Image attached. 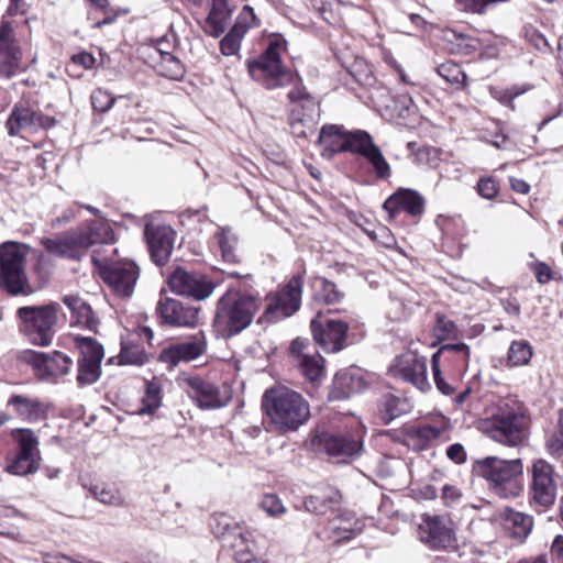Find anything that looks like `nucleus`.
Wrapping results in <instances>:
<instances>
[{"label":"nucleus","mask_w":563,"mask_h":563,"mask_svg":"<svg viewBox=\"0 0 563 563\" xmlns=\"http://www.w3.org/2000/svg\"><path fill=\"white\" fill-rule=\"evenodd\" d=\"M412 432L419 439L421 445H427L438 439H442L443 441L449 440L448 423H442L441 426L423 424L413 429Z\"/></svg>","instance_id":"obj_46"},{"label":"nucleus","mask_w":563,"mask_h":563,"mask_svg":"<svg viewBox=\"0 0 563 563\" xmlns=\"http://www.w3.org/2000/svg\"><path fill=\"white\" fill-rule=\"evenodd\" d=\"M550 559L552 563H563V536L558 534L550 545Z\"/></svg>","instance_id":"obj_61"},{"label":"nucleus","mask_w":563,"mask_h":563,"mask_svg":"<svg viewBox=\"0 0 563 563\" xmlns=\"http://www.w3.org/2000/svg\"><path fill=\"white\" fill-rule=\"evenodd\" d=\"M159 60L156 64L157 73L170 79H180L184 76V67L178 58L170 53L157 51Z\"/></svg>","instance_id":"obj_44"},{"label":"nucleus","mask_w":563,"mask_h":563,"mask_svg":"<svg viewBox=\"0 0 563 563\" xmlns=\"http://www.w3.org/2000/svg\"><path fill=\"white\" fill-rule=\"evenodd\" d=\"M287 97L291 103L289 115L291 133L296 137H307L314 131L318 123L319 102L302 84H296Z\"/></svg>","instance_id":"obj_10"},{"label":"nucleus","mask_w":563,"mask_h":563,"mask_svg":"<svg viewBox=\"0 0 563 563\" xmlns=\"http://www.w3.org/2000/svg\"><path fill=\"white\" fill-rule=\"evenodd\" d=\"M349 130L343 125L325 124L321 128L317 144L321 147V156L332 158L339 153L346 152V139Z\"/></svg>","instance_id":"obj_27"},{"label":"nucleus","mask_w":563,"mask_h":563,"mask_svg":"<svg viewBox=\"0 0 563 563\" xmlns=\"http://www.w3.org/2000/svg\"><path fill=\"white\" fill-rule=\"evenodd\" d=\"M101 375V364L78 360L77 383L79 386L96 383Z\"/></svg>","instance_id":"obj_49"},{"label":"nucleus","mask_w":563,"mask_h":563,"mask_svg":"<svg viewBox=\"0 0 563 563\" xmlns=\"http://www.w3.org/2000/svg\"><path fill=\"white\" fill-rule=\"evenodd\" d=\"M500 517L506 532L519 542L525 541L532 531L534 520L528 514L505 508Z\"/></svg>","instance_id":"obj_28"},{"label":"nucleus","mask_w":563,"mask_h":563,"mask_svg":"<svg viewBox=\"0 0 563 563\" xmlns=\"http://www.w3.org/2000/svg\"><path fill=\"white\" fill-rule=\"evenodd\" d=\"M145 235L153 261L157 265L166 264L174 249V230L167 225H147Z\"/></svg>","instance_id":"obj_23"},{"label":"nucleus","mask_w":563,"mask_h":563,"mask_svg":"<svg viewBox=\"0 0 563 563\" xmlns=\"http://www.w3.org/2000/svg\"><path fill=\"white\" fill-rule=\"evenodd\" d=\"M91 262L98 268L102 280L121 297H130L140 277L137 265L128 260L112 261L110 255H101L92 250Z\"/></svg>","instance_id":"obj_6"},{"label":"nucleus","mask_w":563,"mask_h":563,"mask_svg":"<svg viewBox=\"0 0 563 563\" xmlns=\"http://www.w3.org/2000/svg\"><path fill=\"white\" fill-rule=\"evenodd\" d=\"M419 538L435 550L451 548L455 541L453 522L445 516H424L419 525Z\"/></svg>","instance_id":"obj_15"},{"label":"nucleus","mask_w":563,"mask_h":563,"mask_svg":"<svg viewBox=\"0 0 563 563\" xmlns=\"http://www.w3.org/2000/svg\"><path fill=\"white\" fill-rule=\"evenodd\" d=\"M222 544L233 550L234 559L238 563H244L252 558L256 548L252 533L244 530L241 526L240 528H234L232 534Z\"/></svg>","instance_id":"obj_31"},{"label":"nucleus","mask_w":563,"mask_h":563,"mask_svg":"<svg viewBox=\"0 0 563 563\" xmlns=\"http://www.w3.org/2000/svg\"><path fill=\"white\" fill-rule=\"evenodd\" d=\"M115 98L104 89H97L91 95V104L96 111L107 112L114 104Z\"/></svg>","instance_id":"obj_56"},{"label":"nucleus","mask_w":563,"mask_h":563,"mask_svg":"<svg viewBox=\"0 0 563 563\" xmlns=\"http://www.w3.org/2000/svg\"><path fill=\"white\" fill-rule=\"evenodd\" d=\"M545 449L553 459H560L563 455V431L555 432L545 440Z\"/></svg>","instance_id":"obj_58"},{"label":"nucleus","mask_w":563,"mask_h":563,"mask_svg":"<svg viewBox=\"0 0 563 563\" xmlns=\"http://www.w3.org/2000/svg\"><path fill=\"white\" fill-rule=\"evenodd\" d=\"M78 233L87 238V250L96 245H102L101 249H96L101 255H113L117 249L111 247L114 242V236L111 227L104 221L92 222L88 230H80Z\"/></svg>","instance_id":"obj_29"},{"label":"nucleus","mask_w":563,"mask_h":563,"mask_svg":"<svg viewBox=\"0 0 563 563\" xmlns=\"http://www.w3.org/2000/svg\"><path fill=\"white\" fill-rule=\"evenodd\" d=\"M481 430L490 440L507 448L522 445L530 434V418L525 405L515 398L500 400L481 421Z\"/></svg>","instance_id":"obj_2"},{"label":"nucleus","mask_w":563,"mask_h":563,"mask_svg":"<svg viewBox=\"0 0 563 563\" xmlns=\"http://www.w3.org/2000/svg\"><path fill=\"white\" fill-rule=\"evenodd\" d=\"M409 410L410 405L407 399L393 394H385L379 400V411L385 424L390 423L394 419L407 413Z\"/></svg>","instance_id":"obj_36"},{"label":"nucleus","mask_w":563,"mask_h":563,"mask_svg":"<svg viewBox=\"0 0 563 563\" xmlns=\"http://www.w3.org/2000/svg\"><path fill=\"white\" fill-rule=\"evenodd\" d=\"M341 495L336 490H329L322 495L308 496L303 506L309 512L316 515H325L328 511H333L340 504Z\"/></svg>","instance_id":"obj_35"},{"label":"nucleus","mask_w":563,"mask_h":563,"mask_svg":"<svg viewBox=\"0 0 563 563\" xmlns=\"http://www.w3.org/2000/svg\"><path fill=\"white\" fill-rule=\"evenodd\" d=\"M434 335L438 340L444 341L451 339L456 333V325L443 314H437V323L433 328Z\"/></svg>","instance_id":"obj_55"},{"label":"nucleus","mask_w":563,"mask_h":563,"mask_svg":"<svg viewBox=\"0 0 563 563\" xmlns=\"http://www.w3.org/2000/svg\"><path fill=\"white\" fill-rule=\"evenodd\" d=\"M162 405V385L158 379L153 378L145 383V394L142 405L137 410L139 415H152Z\"/></svg>","instance_id":"obj_39"},{"label":"nucleus","mask_w":563,"mask_h":563,"mask_svg":"<svg viewBox=\"0 0 563 563\" xmlns=\"http://www.w3.org/2000/svg\"><path fill=\"white\" fill-rule=\"evenodd\" d=\"M230 15L231 10L227 0H212L211 10L203 25L205 32L213 37L220 36L227 27Z\"/></svg>","instance_id":"obj_32"},{"label":"nucleus","mask_w":563,"mask_h":563,"mask_svg":"<svg viewBox=\"0 0 563 563\" xmlns=\"http://www.w3.org/2000/svg\"><path fill=\"white\" fill-rule=\"evenodd\" d=\"M30 246L8 241L0 247V284L12 295L29 290L25 257Z\"/></svg>","instance_id":"obj_7"},{"label":"nucleus","mask_w":563,"mask_h":563,"mask_svg":"<svg viewBox=\"0 0 563 563\" xmlns=\"http://www.w3.org/2000/svg\"><path fill=\"white\" fill-rule=\"evenodd\" d=\"M258 507L271 518H280L287 511L276 494H265L258 501Z\"/></svg>","instance_id":"obj_52"},{"label":"nucleus","mask_w":563,"mask_h":563,"mask_svg":"<svg viewBox=\"0 0 563 563\" xmlns=\"http://www.w3.org/2000/svg\"><path fill=\"white\" fill-rule=\"evenodd\" d=\"M156 311L172 327L192 328L198 323L199 308L173 298H161Z\"/></svg>","instance_id":"obj_19"},{"label":"nucleus","mask_w":563,"mask_h":563,"mask_svg":"<svg viewBox=\"0 0 563 563\" xmlns=\"http://www.w3.org/2000/svg\"><path fill=\"white\" fill-rule=\"evenodd\" d=\"M258 308L254 295L229 289L217 302L213 327L220 335L233 336L252 323Z\"/></svg>","instance_id":"obj_3"},{"label":"nucleus","mask_w":563,"mask_h":563,"mask_svg":"<svg viewBox=\"0 0 563 563\" xmlns=\"http://www.w3.org/2000/svg\"><path fill=\"white\" fill-rule=\"evenodd\" d=\"M319 289L316 292V298L327 305L339 302L343 298V294L338 289L336 285L332 282L320 278L318 279Z\"/></svg>","instance_id":"obj_51"},{"label":"nucleus","mask_w":563,"mask_h":563,"mask_svg":"<svg viewBox=\"0 0 563 563\" xmlns=\"http://www.w3.org/2000/svg\"><path fill=\"white\" fill-rule=\"evenodd\" d=\"M207 349V340L202 332H198L189 340L170 344L162 350L159 360L169 366H177L181 362H190L201 356Z\"/></svg>","instance_id":"obj_20"},{"label":"nucleus","mask_w":563,"mask_h":563,"mask_svg":"<svg viewBox=\"0 0 563 563\" xmlns=\"http://www.w3.org/2000/svg\"><path fill=\"white\" fill-rule=\"evenodd\" d=\"M41 460V456L16 452L5 470L8 473L16 476L34 474L40 468Z\"/></svg>","instance_id":"obj_38"},{"label":"nucleus","mask_w":563,"mask_h":563,"mask_svg":"<svg viewBox=\"0 0 563 563\" xmlns=\"http://www.w3.org/2000/svg\"><path fill=\"white\" fill-rule=\"evenodd\" d=\"M212 533L223 543L240 525L227 514H216L210 521Z\"/></svg>","instance_id":"obj_47"},{"label":"nucleus","mask_w":563,"mask_h":563,"mask_svg":"<svg viewBox=\"0 0 563 563\" xmlns=\"http://www.w3.org/2000/svg\"><path fill=\"white\" fill-rule=\"evenodd\" d=\"M187 394L201 409H219L225 407L230 397L220 391L219 387L200 377L186 379Z\"/></svg>","instance_id":"obj_21"},{"label":"nucleus","mask_w":563,"mask_h":563,"mask_svg":"<svg viewBox=\"0 0 563 563\" xmlns=\"http://www.w3.org/2000/svg\"><path fill=\"white\" fill-rule=\"evenodd\" d=\"M383 207L390 216L404 210L410 216L417 217L424 211V199L416 190L400 188L384 202Z\"/></svg>","instance_id":"obj_26"},{"label":"nucleus","mask_w":563,"mask_h":563,"mask_svg":"<svg viewBox=\"0 0 563 563\" xmlns=\"http://www.w3.org/2000/svg\"><path fill=\"white\" fill-rule=\"evenodd\" d=\"M435 353L439 357L444 354H452L455 361L463 366H466L470 358V347L465 343L444 344Z\"/></svg>","instance_id":"obj_54"},{"label":"nucleus","mask_w":563,"mask_h":563,"mask_svg":"<svg viewBox=\"0 0 563 563\" xmlns=\"http://www.w3.org/2000/svg\"><path fill=\"white\" fill-rule=\"evenodd\" d=\"M377 107L384 108L388 115L394 119L395 117L405 119L409 115L412 108V99L408 96H399L391 100V103L377 102Z\"/></svg>","instance_id":"obj_48"},{"label":"nucleus","mask_w":563,"mask_h":563,"mask_svg":"<svg viewBox=\"0 0 563 563\" xmlns=\"http://www.w3.org/2000/svg\"><path fill=\"white\" fill-rule=\"evenodd\" d=\"M389 372L394 377L411 384L422 393L430 389L427 360L416 352L408 351L397 356Z\"/></svg>","instance_id":"obj_13"},{"label":"nucleus","mask_w":563,"mask_h":563,"mask_svg":"<svg viewBox=\"0 0 563 563\" xmlns=\"http://www.w3.org/2000/svg\"><path fill=\"white\" fill-rule=\"evenodd\" d=\"M52 123L51 118L43 115L29 101L21 100L13 106L5 126L9 135L15 136L23 132H36L38 129L51 126Z\"/></svg>","instance_id":"obj_14"},{"label":"nucleus","mask_w":563,"mask_h":563,"mask_svg":"<svg viewBox=\"0 0 563 563\" xmlns=\"http://www.w3.org/2000/svg\"><path fill=\"white\" fill-rule=\"evenodd\" d=\"M218 240L222 258L225 262L234 263L238 261V255L235 253L238 239L232 233L230 228H221L220 231L216 234Z\"/></svg>","instance_id":"obj_45"},{"label":"nucleus","mask_w":563,"mask_h":563,"mask_svg":"<svg viewBox=\"0 0 563 563\" xmlns=\"http://www.w3.org/2000/svg\"><path fill=\"white\" fill-rule=\"evenodd\" d=\"M473 473L485 479L489 489L499 497L511 498L519 495L517 477L523 473V463L521 459L486 456L474 462Z\"/></svg>","instance_id":"obj_5"},{"label":"nucleus","mask_w":563,"mask_h":563,"mask_svg":"<svg viewBox=\"0 0 563 563\" xmlns=\"http://www.w3.org/2000/svg\"><path fill=\"white\" fill-rule=\"evenodd\" d=\"M15 415L25 421H37L44 413V407L37 398L24 395H12L8 400Z\"/></svg>","instance_id":"obj_33"},{"label":"nucleus","mask_w":563,"mask_h":563,"mask_svg":"<svg viewBox=\"0 0 563 563\" xmlns=\"http://www.w3.org/2000/svg\"><path fill=\"white\" fill-rule=\"evenodd\" d=\"M41 243L54 256L79 260L87 251L88 240L78 231H70L54 238H44Z\"/></svg>","instance_id":"obj_22"},{"label":"nucleus","mask_w":563,"mask_h":563,"mask_svg":"<svg viewBox=\"0 0 563 563\" xmlns=\"http://www.w3.org/2000/svg\"><path fill=\"white\" fill-rule=\"evenodd\" d=\"M11 435L16 443V452L41 456L38 449L40 441L34 431L20 428L12 430Z\"/></svg>","instance_id":"obj_40"},{"label":"nucleus","mask_w":563,"mask_h":563,"mask_svg":"<svg viewBox=\"0 0 563 563\" xmlns=\"http://www.w3.org/2000/svg\"><path fill=\"white\" fill-rule=\"evenodd\" d=\"M528 474L531 477L529 484L530 505L540 508L541 511L548 510L555 503L561 476L556 473L554 465L543 457L531 461Z\"/></svg>","instance_id":"obj_9"},{"label":"nucleus","mask_w":563,"mask_h":563,"mask_svg":"<svg viewBox=\"0 0 563 563\" xmlns=\"http://www.w3.org/2000/svg\"><path fill=\"white\" fill-rule=\"evenodd\" d=\"M437 71L442 78L451 84H465L467 78L462 68L452 62L439 65Z\"/></svg>","instance_id":"obj_53"},{"label":"nucleus","mask_w":563,"mask_h":563,"mask_svg":"<svg viewBox=\"0 0 563 563\" xmlns=\"http://www.w3.org/2000/svg\"><path fill=\"white\" fill-rule=\"evenodd\" d=\"M262 409L269 428L280 433L297 431L310 418L308 400L285 385H276L265 390Z\"/></svg>","instance_id":"obj_1"},{"label":"nucleus","mask_w":563,"mask_h":563,"mask_svg":"<svg viewBox=\"0 0 563 563\" xmlns=\"http://www.w3.org/2000/svg\"><path fill=\"white\" fill-rule=\"evenodd\" d=\"M256 24L253 8L244 5L230 32L221 40L220 49L223 55H235L240 51L241 41L252 26Z\"/></svg>","instance_id":"obj_24"},{"label":"nucleus","mask_w":563,"mask_h":563,"mask_svg":"<svg viewBox=\"0 0 563 563\" xmlns=\"http://www.w3.org/2000/svg\"><path fill=\"white\" fill-rule=\"evenodd\" d=\"M533 355L531 344L526 340L512 341L507 354V365L518 367L527 365Z\"/></svg>","instance_id":"obj_43"},{"label":"nucleus","mask_w":563,"mask_h":563,"mask_svg":"<svg viewBox=\"0 0 563 563\" xmlns=\"http://www.w3.org/2000/svg\"><path fill=\"white\" fill-rule=\"evenodd\" d=\"M310 327L314 341L327 352H338L345 346L349 330L346 322L318 316L311 320Z\"/></svg>","instance_id":"obj_17"},{"label":"nucleus","mask_w":563,"mask_h":563,"mask_svg":"<svg viewBox=\"0 0 563 563\" xmlns=\"http://www.w3.org/2000/svg\"><path fill=\"white\" fill-rule=\"evenodd\" d=\"M477 192L485 199H493L497 196L498 188L492 177L481 178L477 183Z\"/></svg>","instance_id":"obj_60"},{"label":"nucleus","mask_w":563,"mask_h":563,"mask_svg":"<svg viewBox=\"0 0 563 563\" xmlns=\"http://www.w3.org/2000/svg\"><path fill=\"white\" fill-rule=\"evenodd\" d=\"M22 69V52L20 46L0 48V77L10 79Z\"/></svg>","instance_id":"obj_37"},{"label":"nucleus","mask_w":563,"mask_h":563,"mask_svg":"<svg viewBox=\"0 0 563 563\" xmlns=\"http://www.w3.org/2000/svg\"><path fill=\"white\" fill-rule=\"evenodd\" d=\"M446 456L456 464H463L466 461V451L460 443H454L446 449Z\"/></svg>","instance_id":"obj_62"},{"label":"nucleus","mask_w":563,"mask_h":563,"mask_svg":"<svg viewBox=\"0 0 563 563\" xmlns=\"http://www.w3.org/2000/svg\"><path fill=\"white\" fill-rule=\"evenodd\" d=\"M120 363L131 365H142L146 362V353L139 344L122 343L120 352Z\"/></svg>","instance_id":"obj_50"},{"label":"nucleus","mask_w":563,"mask_h":563,"mask_svg":"<svg viewBox=\"0 0 563 563\" xmlns=\"http://www.w3.org/2000/svg\"><path fill=\"white\" fill-rule=\"evenodd\" d=\"M71 60L74 64L80 65L85 69H90L96 62L95 57L90 53H87V52H81V53L74 55L71 57Z\"/></svg>","instance_id":"obj_64"},{"label":"nucleus","mask_w":563,"mask_h":563,"mask_svg":"<svg viewBox=\"0 0 563 563\" xmlns=\"http://www.w3.org/2000/svg\"><path fill=\"white\" fill-rule=\"evenodd\" d=\"M320 446L332 456L352 457L361 454V437L323 433L319 437Z\"/></svg>","instance_id":"obj_25"},{"label":"nucleus","mask_w":563,"mask_h":563,"mask_svg":"<svg viewBox=\"0 0 563 563\" xmlns=\"http://www.w3.org/2000/svg\"><path fill=\"white\" fill-rule=\"evenodd\" d=\"M57 310V303L18 309L16 316L21 321L20 330L32 344L47 346L52 343Z\"/></svg>","instance_id":"obj_8"},{"label":"nucleus","mask_w":563,"mask_h":563,"mask_svg":"<svg viewBox=\"0 0 563 563\" xmlns=\"http://www.w3.org/2000/svg\"><path fill=\"white\" fill-rule=\"evenodd\" d=\"M34 365L38 369H43L48 376H63L68 374L73 364L71 360L59 353L54 352L52 355L44 353L30 352Z\"/></svg>","instance_id":"obj_30"},{"label":"nucleus","mask_w":563,"mask_h":563,"mask_svg":"<svg viewBox=\"0 0 563 563\" xmlns=\"http://www.w3.org/2000/svg\"><path fill=\"white\" fill-rule=\"evenodd\" d=\"M75 344L80 351L79 361L100 363L104 356L102 345L92 338L77 335Z\"/></svg>","instance_id":"obj_41"},{"label":"nucleus","mask_w":563,"mask_h":563,"mask_svg":"<svg viewBox=\"0 0 563 563\" xmlns=\"http://www.w3.org/2000/svg\"><path fill=\"white\" fill-rule=\"evenodd\" d=\"M89 493L100 503L109 506H122L124 504V498L120 490L114 486L107 484H93L90 486H86Z\"/></svg>","instance_id":"obj_42"},{"label":"nucleus","mask_w":563,"mask_h":563,"mask_svg":"<svg viewBox=\"0 0 563 563\" xmlns=\"http://www.w3.org/2000/svg\"><path fill=\"white\" fill-rule=\"evenodd\" d=\"M168 285L174 292L198 300L209 297L216 288L213 282L208 277L183 268H177L170 274Z\"/></svg>","instance_id":"obj_16"},{"label":"nucleus","mask_w":563,"mask_h":563,"mask_svg":"<svg viewBox=\"0 0 563 563\" xmlns=\"http://www.w3.org/2000/svg\"><path fill=\"white\" fill-rule=\"evenodd\" d=\"M345 147L346 152L364 157L371 164L378 179H387L391 176L389 163L368 132L364 130L349 131Z\"/></svg>","instance_id":"obj_11"},{"label":"nucleus","mask_w":563,"mask_h":563,"mask_svg":"<svg viewBox=\"0 0 563 563\" xmlns=\"http://www.w3.org/2000/svg\"><path fill=\"white\" fill-rule=\"evenodd\" d=\"M302 286L303 277L292 276L278 292L268 297L265 316L273 321L292 316L300 308Z\"/></svg>","instance_id":"obj_12"},{"label":"nucleus","mask_w":563,"mask_h":563,"mask_svg":"<svg viewBox=\"0 0 563 563\" xmlns=\"http://www.w3.org/2000/svg\"><path fill=\"white\" fill-rule=\"evenodd\" d=\"M462 497V492L456 486L444 485L442 488V498L448 506L456 504Z\"/></svg>","instance_id":"obj_63"},{"label":"nucleus","mask_w":563,"mask_h":563,"mask_svg":"<svg viewBox=\"0 0 563 563\" xmlns=\"http://www.w3.org/2000/svg\"><path fill=\"white\" fill-rule=\"evenodd\" d=\"M431 363H432L433 377H434V383L437 385V388L443 395H451L453 391V388L442 377V373L440 369L439 353H434L432 355Z\"/></svg>","instance_id":"obj_57"},{"label":"nucleus","mask_w":563,"mask_h":563,"mask_svg":"<svg viewBox=\"0 0 563 563\" xmlns=\"http://www.w3.org/2000/svg\"><path fill=\"white\" fill-rule=\"evenodd\" d=\"M19 46L14 38L13 26L10 21L0 22V48Z\"/></svg>","instance_id":"obj_59"},{"label":"nucleus","mask_w":563,"mask_h":563,"mask_svg":"<svg viewBox=\"0 0 563 563\" xmlns=\"http://www.w3.org/2000/svg\"><path fill=\"white\" fill-rule=\"evenodd\" d=\"M64 303L71 311V322L95 331L98 324L91 307L77 296H66Z\"/></svg>","instance_id":"obj_34"},{"label":"nucleus","mask_w":563,"mask_h":563,"mask_svg":"<svg viewBox=\"0 0 563 563\" xmlns=\"http://www.w3.org/2000/svg\"><path fill=\"white\" fill-rule=\"evenodd\" d=\"M301 374L311 383L321 380L324 376V358L307 340L297 338L289 347Z\"/></svg>","instance_id":"obj_18"},{"label":"nucleus","mask_w":563,"mask_h":563,"mask_svg":"<svg viewBox=\"0 0 563 563\" xmlns=\"http://www.w3.org/2000/svg\"><path fill=\"white\" fill-rule=\"evenodd\" d=\"M287 51V42L280 34H272L266 40L263 54L249 63L252 78L267 89H274L288 84H301L283 64L282 55Z\"/></svg>","instance_id":"obj_4"}]
</instances>
